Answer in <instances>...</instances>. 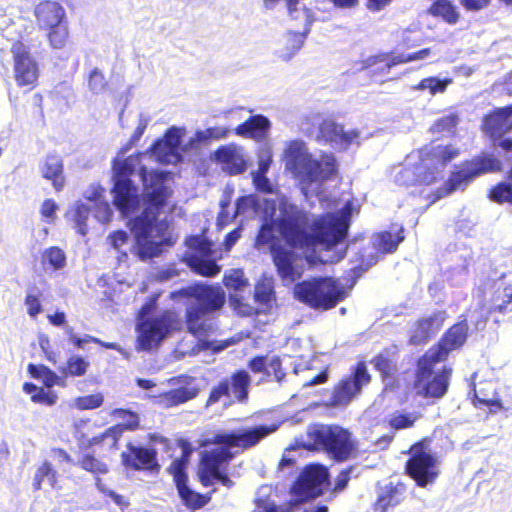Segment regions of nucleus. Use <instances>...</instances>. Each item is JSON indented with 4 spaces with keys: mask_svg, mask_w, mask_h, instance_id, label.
<instances>
[{
    "mask_svg": "<svg viewBox=\"0 0 512 512\" xmlns=\"http://www.w3.org/2000/svg\"><path fill=\"white\" fill-rule=\"evenodd\" d=\"M78 466L93 475H105L109 472V466L107 463L97 458L93 453H83L79 460Z\"/></svg>",
    "mask_w": 512,
    "mask_h": 512,
    "instance_id": "47",
    "label": "nucleus"
},
{
    "mask_svg": "<svg viewBox=\"0 0 512 512\" xmlns=\"http://www.w3.org/2000/svg\"><path fill=\"white\" fill-rule=\"evenodd\" d=\"M269 128V119L262 114H257L250 116L247 120L239 124L235 128V133L243 137L261 140L267 136Z\"/></svg>",
    "mask_w": 512,
    "mask_h": 512,
    "instance_id": "36",
    "label": "nucleus"
},
{
    "mask_svg": "<svg viewBox=\"0 0 512 512\" xmlns=\"http://www.w3.org/2000/svg\"><path fill=\"white\" fill-rule=\"evenodd\" d=\"M60 475L54 465L47 459L43 460L36 468L32 480L33 491H40L46 481L52 489H60Z\"/></svg>",
    "mask_w": 512,
    "mask_h": 512,
    "instance_id": "39",
    "label": "nucleus"
},
{
    "mask_svg": "<svg viewBox=\"0 0 512 512\" xmlns=\"http://www.w3.org/2000/svg\"><path fill=\"white\" fill-rule=\"evenodd\" d=\"M177 295L194 299L196 304L189 306L185 312L187 330L197 339L193 350L219 352L224 343H217L211 339L214 327L208 314L220 309L224 304V292L220 287L195 283L183 287L176 292Z\"/></svg>",
    "mask_w": 512,
    "mask_h": 512,
    "instance_id": "2",
    "label": "nucleus"
},
{
    "mask_svg": "<svg viewBox=\"0 0 512 512\" xmlns=\"http://www.w3.org/2000/svg\"><path fill=\"white\" fill-rule=\"evenodd\" d=\"M488 197L497 204H512V183L502 181L495 184L490 188Z\"/></svg>",
    "mask_w": 512,
    "mask_h": 512,
    "instance_id": "52",
    "label": "nucleus"
},
{
    "mask_svg": "<svg viewBox=\"0 0 512 512\" xmlns=\"http://www.w3.org/2000/svg\"><path fill=\"white\" fill-rule=\"evenodd\" d=\"M250 386V376L247 371L241 369L231 376L230 384L226 382V397L229 398L228 404L244 402L248 398V389Z\"/></svg>",
    "mask_w": 512,
    "mask_h": 512,
    "instance_id": "37",
    "label": "nucleus"
},
{
    "mask_svg": "<svg viewBox=\"0 0 512 512\" xmlns=\"http://www.w3.org/2000/svg\"><path fill=\"white\" fill-rule=\"evenodd\" d=\"M372 362L374 363L376 370L380 372L383 379L392 377L397 371L396 364L383 354H378Z\"/></svg>",
    "mask_w": 512,
    "mask_h": 512,
    "instance_id": "59",
    "label": "nucleus"
},
{
    "mask_svg": "<svg viewBox=\"0 0 512 512\" xmlns=\"http://www.w3.org/2000/svg\"><path fill=\"white\" fill-rule=\"evenodd\" d=\"M191 379V377L185 375L179 376L177 382H183L184 385L161 393L159 395L160 401L167 407H174L195 398L198 389L189 385Z\"/></svg>",
    "mask_w": 512,
    "mask_h": 512,
    "instance_id": "35",
    "label": "nucleus"
},
{
    "mask_svg": "<svg viewBox=\"0 0 512 512\" xmlns=\"http://www.w3.org/2000/svg\"><path fill=\"white\" fill-rule=\"evenodd\" d=\"M427 13L448 25H456L461 19V13L451 0H432Z\"/></svg>",
    "mask_w": 512,
    "mask_h": 512,
    "instance_id": "40",
    "label": "nucleus"
},
{
    "mask_svg": "<svg viewBox=\"0 0 512 512\" xmlns=\"http://www.w3.org/2000/svg\"><path fill=\"white\" fill-rule=\"evenodd\" d=\"M459 155L460 150L452 144L437 145L424 155L423 160H428L434 165L445 167Z\"/></svg>",
    "mask_w": 512,
    "mask_h": 512,
    "instance_id": "42",
    "label": "nucleus"
},
{
    "mask_svg": "<svg viewBox=\"0 0 512 512\" xmlns=\"http://www.w3.org/2000/svg\"><path fill=\"white\" fill-rule=\"evenodd\" d=\"M452 78H443L440 79L435 76H429L423 78L419 81V83L415 86L416 90H428L429 93L434 96L439 93H444L448 86L452 84Z\"/></svg>",
    "mask_w": 512,
    "mask_h": 512,
    "instance_id": "49",
    "label": "nucleus"
},
{
    "mask_svg": "<svg viewBox=\"0 0 512 512\" xmlns=\"http://www.w3.org/2000/svg\"><path fill=\"white\" fill-rule=\"evenodd\" d=\"M448 354H423L417 359L414 373L413 388L416 395L425 399H440L448 392L452 376V368L436 365L446 360Z\"/></svg>",
    "mask_w": 512,
    "mask_h": 512,
    "instance_id": "6",
    "label": "nucleus"
},
{
    "mask_svg": "<svg viewBox=\"0 0 512 512\" xmlns=\"http://www.w3.org/2000/svg\"><path fill=\"white\" fill-rule=\"evenodd\" d=\"M371 380L363 361L356 364L350 376L343 378L334 387L330 398L333 406H345L361 392L362 387Z\"/></svg>",
    "mask_w": 512,
    "mask_h": 512,
    "instance_id": "19",
    "label": "nucleus"
},
{
    "mask_svg": "<svg viewBox=\"0 0 512 512\" xmlns=\"http://www.w3.org/2000/svg\"><path fill=\"white\" fill-rule=\"evenodd\" d=\"M291 500L285 501L281 505H276L268 497H259L255 500L258 512H293L295 507Z\"/></svg>",
    "mask_w": 512,
    "mask_h": 512,
    "instance_id": "54",
    "label": "nucleus"
},
{
    "mask_svg": "<svg viewBox=\"0 0 512 512\" xmlns=\"http://www.w3.org/2000/svg\"><path fill=\"white\" fill-rule=\"evenodd\" d=\"M270 250L279 277L284 281L294 282L299 275L293 264V252L274 244L270 246Z\"/></svg>",
    "mask_w": 512,
    "mask_h": 512,
    "instance_id": "32",
    "label": "nucleus"
},
{
    "mask_svg": "<svg viewBox=\"0 0 512 512\" xmlns=\"http://www.w3.org/2000/svg\"><path fill=\"white\" fill-rule=\"evenodd\" d=\"M269 432L270 429L266 426H257L242 432L226 433V462L232 458V454L229 452L230 448L237 447L242 450L250 448L266 437Z\"/></svg>",
    "mask_w": 512,
    "mask_h": 512,
    "instance_id": "27",
    "label": "nucleus"
},
{
    "mask_svg": "<svg viewBox=\"0 0 512 512\" xmlns=\"http://www.w3.org/2000/svg\"><path fill=\"white\" fill-rule=\"evenodd\" d=\"M406 486L401 483L389 482L382 487L375 502L372 505L374 512H388L389 509L396 507L405 499Z\"/></svg>",
    "mask_w": 512,
    "mask_h": 512,
    "instance_id": "29",
    "label": "nucleus"
},
{
    "mask_svg": "<svg viewBox=\"0 0 512 512\" xmlns=\"http://www.w3.org/2000/svg\"><path fill=\"white\" fill-rule=\"evenodd\" d=\"M139 348L149 350L157 345L168 333L169 325L162 318H152L139 325Z\"/></svg>",
    "mask_w": 512,
    "mask_h": 512,
    "instance_id": "28",
    "label": "nucleus"
},
{
    "mask_svg": "<svg viewBox=\"0 0 512 512\" xmlns=\"http://www.w3.org/2000/svg\"><path fill=\"white\" fill-rule=\"evenodd\" d=\"M328 469L321 464L306 466L290 487V499L294 507L320 496L323 492V484L328 480Z\"/></svg>",
    "mask_w": 512,
    "mask_h": 512,
    "instance_id": "14",
    "label": "nucleus"
},
{
    "mask_svg": "<svg viewBox=\"0 0 512 512\" xmlns=\"http://www.w3.org/2000/svg\"><path fill=\"white\" fill-rule=\"evenodd\" d=\"M309 450L322 451L335 462L342 463L358 455V441L352 433L338 425L314 424L307 430Z\"/></svg>",
    "mask_w": 512,
    "mask_h": 512,
    "instance_id": "5",
    "label": "nucleus"
},
{
    "mask_svg": "<svg viewBox=\"0 0 512 512\" xmlns=\"http://www.w3.org/2000/svg\"><path fill=\"white\" fill-rule=\"evenodd\" d=\"M502 162L493 153L482 152L471 159L462 161L451 171L447 180L435 191V200L447 197L458 190H464L475 178L500 172Z\"/></svg>",
    "mask_w": 512,
    "mask_h": 512,
    "instance_id": "7",
    "label": "nucleus"
},
{
    "mask_svg": "<svg viewBox=\"0 0 512 512\" xmlns=\"http://www.w3.org/2000/svg\"><path fill=\"white\" fill-rule=\"evenodd\" d=\"M428 444V438L413 443L404 467L405 474L422 488L435 483L440 475L437 458L427 452Z\"/></svg>",
    "mask_w": 512,
    "mask_h": 512,
    "instance_id": "10",
    "label": "nucleus"
},
{
    "mask_svg": "<svg viewBox=\"0 0 512 512\" xmlns=\"http://www.w3.org/2000/svg\"><path fill=\"white\" fill-rule=\"evenodd\" d=\"M418 419V416L413 413H394L391 415V417L388 420V425L390 428L394 430H402L411 428L416 420Z\"/></svg>",
    "mask_w": 512,
    "mask_h": 512,
    "instance_id": "56",
    "label": "nucleus"
},
{
    "mask_svg": "<svg viewBox=\"0 0 512 512\" xmlns=\"http://www.w3.org/2000/svg\"><path fill=\"white\" fill-rule=\"evenodd\" d=\"M224 135V130L219 128H208L204 131H198L195 134V140L199 143L207 144L210 140L220 139Z\"/></svg>",
    "mask_w": 512,
    "mask_h": 512,
    "instance_id": "63",
    "label": "nucleus"
},
{
    "mask_svg": "<svg viewBox=\"0 0 512 512\" xmlns=\"http://www.w3.org/2000/svg\"><path fill=\"white\" fill-rule=\"evenodd\" d=\"M350 215L351 208L347 204L341 215L326 212L310 221L306 211L290 205L281 210L274 224L285 243L293 249L314 251L320 246L330 251L347 238Z\"/></svg>",
    "mask_w": 512,
    "mask_h": 512,
    "instance_id": "1",
    "label": "nucleus"
},
{
    "mask_svg": "<svg viewBox=\"0 0 512 512\" xmlns=\"http://www.w3.org/2000/svg\"><path fill=\"white\" fill-rule=\"evenodd\" d=\"M450 326L435 345L436 352H453L461 349L467 341L469 326L466 316Z\"/></svg>",
    "mask_w": 512,
    "mask_h": 512,
    "instance_id": "25",
    "label": "nucleus"
},
{
    "mask_svg": "<svg viewBox=\"0 0 512 512\" xmlns=\"http://www.w3.org/2000/svg\"><path fill=\"white\" fill-rule=\"evenodd\" d=\"M473 391V404L476 408H487L492 413L504 409L494 381L484 380L477 384L474 383Z\"/></svg>",
    "mask_w": 512,
    "mask_h": 512,
    "instance_id": "26",
    "label": "nucleus"
},
{
    "mask_svg": "<svg viewBox=\"0 0 512 512\" xmlns=\"http://www.w3.org/2000/svg\"><path fill=\"white\" fill-rule=\"evenodd\" d=\"M90 209L83 203L76 204L72 212V221L77 232L85 236L87 234V220L89 218Z\"/></svg>",
    "mask_w": 512,
    "mask_h": 512,
    "instance_id": "55",
    "label": "nucleus"
},
{
    "mask_svg": "<svg viewBox=\"0 0 512 512\" xmlns=\"http://www.w3.org/2000/svg\"><path fill=\"white\" fill-rule=\"evenodd\" d=\"M186 246L183 259L193 272L205 277H212L220 272L214 257L213 243L204 234L189 236Z\"/></svg>",
    "mask_w": 512,
    "mask_h": 512,
    "instance_id": "12",
    "label": "nucleus"
},
{
    "mask_svg": "<svg viewBox=\"0 0 512 512\" xmlns=\"http://www.w3.org/2000/svg\"><path fill=\"white\" fill-rule=\"evenodd\" d=\"M244 295L231 294L230 306L240 316H256L267 314L276 303V294L273 280L267 277L260 278L254 287V301L256 306L248 303Z\"/></svg>",
    "mask_w": 512,
    "mask_h": 512,
    "instance_id": "13",
    "label": "nucleus"
},
{
    "mask_svg": "<svg viewBox=\"0 0 512 512\" xmlns=\"http://www.w3.org/2000/svg\"><path fill=\"white\" fill-rule=\"evenodd\" d=\"M274 239L273 227L271 224L265 223L261 225L258 234L256 236V245L264 246L272 243Z\"/></svg>",
    "mask_w": 512,
    "mask_h": 512,
    "instance_id": "64",
    "label": "nucleus"
},
{
    "mask_svg": "<svg viewBox=\"0 0 512 512\" xmlns=\"http://www.w3.org/2000/svg\"><path fill=\"white\" fill-rule=\"evenodd\" d=\"M10 52L17 86L34 89L38 85L40 68L30 46L22 40H15L11 44Z\"/></svg>",
    "mask_w": 512,
    "mask_h": 512,
    "instance_id": "15",
    "label": "nucleus"
},
{
    "mask_svg": "<svg viewBox=\"0 0 512 512\" xmlns=\"http://www.w3.org/2000/svg\"><path fill=\"white\" fill-rule=\"evenodd\" d=\"M121 462L125 468L133 471L159 472L160 470L157 451L154 448L136 446L132 443H128L126 450L121 453Z\"/></svg>",
    "mask_w": 512,
    "mask_h": 512,
    "instance_id": "20",
    "label": "nucleus"
},
{
    "mask_svg": "<svg viewBox=\"0 0 512 512\" xmlns=\"http://www.w3.org/2000/svg\"><path fill=\"white\" fill-rule=\"evenodd\" d=\"M480 129L493 142L500 140L512 131L511 109L506 105L490 110L483 116Z\"/></svg>",
    "mask_w": 512,
    "mask_h": 512,
    "instance_id": "21",
    "label": "nucleus"
},
{
    "mask_svg": "<svg viewBox=\"0 0 512 512\" xmlns=\"http://www.w3.org/2000/svg\"><path fill=\"white\" fill-rule=\"evenodd\" d=\"M41 264L44 269L60 270L66 265V254L60 247L51 246L42 252Z\"/></svg>",
    "mask_w": 512,
    "mask_h": 512,
    "instance_id": "44",
    "label": "nucleus"
},
{
    "mask_svg": "<svg viewBox=\"0 0 512 512\" xmlns=\"http://www.w3.org/2000/svg\"><path fill=\"white\" fill-rule=\"evenodd\" d=\"M151 190L144 194V209L142 213L133 220V228L138 237L145 239L139 244L137 256L145 261L157 257L162 252V245H172L170 238H165L160 242L148 240L153 236V228L158 222L159 215L167 205V200L171 195L170 189L165 185L166 175L163 172L154 171L150 174Z\"/></svg>",
    "mask_w": 512,
    "mask_h": 512,
    "instance_id": "3",
    "label": "nucleus"
},
{
    "mask_svg": "<svg viewBox=\"0 0 512 512\" xmlns=\"http://www.w3.org/2000/svg\"><path fill=\"white\" fill-rule=\"evenodd\" d=\"M88 88L94 94H99L108 89V82L105 75L98 69L94 68L88 76Z\"/></svg>",
    "mask_w": 512,
    "mask_h": 512,
    "instance_id": "57",
    "label": "nucleus"
},
{
    "mask_svg": "<svg viewBox=\"0 0 512 512\" xmlns=\"http://www.w3.org/2000/svg\"><path fill=\"white\" fill-rule=\"evenodd\" d=\"M181 144L179 129L170 127L164 134L163 139H157L149 148V151L158 158H166L173 155Z\"/></svg>",
    "mask_w": 512,
    "mask_h": 512,
    "instance_id": "38",
    "label": "nucleus"
},
{
    "mask_svg": "<svg viewBox=\"0 0 512 512\" xmlns=\"http://www.w3.org/2000/svg\"><path fill=\"white\" fill-rule=\"evenodd\" d=\"M28 371L33 378L42 380L47 388L55 385L65 386L62 376H57L55 372L44 365L29 364Z\"/></svg>",
    "mask_w": 512,
    "mask_h": 512,
    "instance_id": "46",
    "label": "nucleus"
},
{
    "mask_svg": "<svg viewBox=\"0 0 512 512\" xmlns=\"http://www.w3.org/2000/svg\"><path fill=\"white\" fill-rule=\"evenodd\" d=\"M115 412L119 417L126 420L125 423L121 424L126 430L133 431L139 428V416L136 412L126 409H117Z\"/></svg>",
    "mask_w": 512,
    "mask_h": 512,
    "instance_id": "62",
    "label": "nucleus"
},
{
    "mask_svg": "<svg viewBox=\"0 0 512 512\" xmlns=\"http://www.w3.org/2000/svg\"><path fill=\"white\" fill-rule=\"evenodd\" d=\"M23 391L30 395V399L33 403L53 406L58 400V395L52 390H45L43 387H38L34 383L25 382L23 384Z\"/></svg>",
    "mask_w": 512,
    "mask_h": 512,
    "instance_id": "43",
    "label": "nucleus"
},
{
    "mask_svg": "<svg viewBox=\"0 0 512 512\" xmlns=\"http://www.w3.org/2000/svg\"><path fill=\"white\" fill-rule=\"evenodd\" d=\"M328 369L329 364L320 357V354L301 355L295 365L296 372L316 371V374L307 382L309 386L325 383L328 379Z\"/></svg>",
    "mask_w": 512,
    "mask_h": 512,
    "instance_id": "30",
    "label": "nucleus"
},
{
    "mask_svg": "<svg viewBox=\"0 0 512 512\" xmlns=\"http://www.w3.org/2000/svg\"><path fill=\"white\" fill-rule=\"evenodd\" d=\"M512 313V285L498 287L491 297L489 305L482 304L475 321L476 330H484L487 322L492 320L498 324L503 317Z\"/></svg>",
    "mask_w": 512,
    "mask_h": 512,
    "instance_id": "18",
    "label": "nucleus"
},
{
    "mask_svg": "<svg viewBox=\"0 0 512 512\" xmlns=\"http://www.w3.org/2000/svg\"><path fill=\"white\" fill-rule=\"evenodd\" d=\"M191 379V377L185 375L179 376L177 382H183L184 385L161 393L159 395L160 401L167 407H174L195 398L198 389L189 385Z\"/></svg>",
    "mask_w": 512,
    "mask_h": 512,
    "instance_id": "34",
    "label": "nucleus"
},
{
    "mask_svg": "<svg viewBox=\"0 0 512 512\" xmlns=\"http://www.w3.org/2000/svg\"><path fill=\"white\" fill-rule=\"evenodd\" d=\"M115 180H131L130 176L133 174L135 167L131 157L121 161H114L113 164Z\"/></svg>",
    "mask_w": 512,
    "mask_h": 512,
    "instance_id": "60",
    "label": "nucleus"
},
{
    "mask_svg": "<svg viewBox=\"0 0 512 512\" xmlns=\"http://www.w3.org/2000/svg\"><path fill=\"white\" fill-rule=\"evenodd\" d=\"M104 397L101 393L79 396L74 403L79 410H92L102 406Z\"/></svg>",
    "mask_w": 512,
    "mask_h": 512,
    "instance_id": "58",
    "label": "nucleus"
},
{
    "mask_svg": "<svg viewBox=\"0 0 512 512\" xmlns=\"http://www.w3.org/2000/svg\"><path fill=\"white\" fill-rule=\"evenodd\" d=\"M36 25L44 32L53 50L65 49L70 43L69 20L65 8L53 0H42L33 9Z\"/></svg>",
    "mask_w": 512,
    "mask_h": 512,
    "instance_id": "8",
    "label": "nucleus"
},
{
    "mask_svg": "<svg viewBox=\"0 0 512 512\" xmlns=\"http://www.w3.org/2000/svg\"><path fill=\"white\" fill-rule=\"evenodd\" d=\"M283 160L285 169L304 186L315 182H325L337 173V162L333 155L324 154L320 160L314 159L302 140L288 142Z\"/></svg>",
    "mask_w": 512,
    "mask_h": 512,
    "instance_id": "4",
    "label": "nucleus"
},
{
    "mask_svg": "<svg viewBox=\"0 0 512 512\" xmlns=\"http://www.w3.org/2000/svg\"><path fill=\"white\" fill-rule=\"evenodd\" d=\"M379 63L384 64L385 68L389 70L396 65L409 63V60L408 55L404 54L393 55L392 53L387 52L379 53L366 60V67H372Z\"/></svg>",
    "mask_w": 512,
    "mask_h": 512,
    "instance_id": "50",
    "label": "nucleus"
},
{
    "mask_svg": "<svg viewBox=\"0 0 512 512\" xmlns=\"http://www.w3.org/2000/svg\"><path fill=\"white\" fill-rule=\"evenodd\" d=\"M458 123V117L455 114H449L437 119L431 126L433 133H443L453 131Z\"/></svg>",
    "mask_w": 512,
    "mask_h": 512,
    "instance_id": "61",
    "label": "nucleus"
},
{
    "mask_svg": "<svg viewBox=\"0 0 512 512\" xmlns=\"http://www.w3.org/2000/svg\"><path fill=\"white\" fill-rule=\"evenodd\" d=\"M437 180L436 173L430 167H416L415 170L411 168L402 169L397 181L400 186L409 188L412 186H429Z\"/></svg>",
    "mask_w": 512,
    "mask_h": 512,
    "instance_id": "33",
    "label": "nucleus"
},
{
    "mask_svg": "<svg viewBox=\"0 0 512 512\" xmlns=\"http://www.w3.org/2000/svg\"><path fill=\"white\" fill-rule=\"evenodd\" d=\"M113 204L124 216L134 213L140 204L137 187L132 180H114Z\"/></svg>",
    "mask_w": 512,
    "mask_h": 512,
    "instance_id": "22",
    "label": "nucleus"
},
{
    "mask_svg": "<svg viewBox=\"0 0 512 512\" xmlns=\"http://www.w3.org/2000/svg\"><path fill=\"white\" fill-rule=\"evenodd\" d=\"M293 291L297 300L319 310L332 309L346 297L343 286L332 277L301 281L295 284Z\"/></svg>",
    "mask_w": 512,
    "mask_h": 512,
    "instance_id": "9",
    "label": "nucleus"
},
{
    "mask_svg": "<svg viewBox=\"0 0 512 512\" xmlns=\"http://www.w3.org/2000/svg\"><path fill=\"white\" fill-rule=\"evenodd\" d=\"M360 136L359 131H344V127L333 119L326 118L319 124L317 140L324 143H336L348 147Z\"/></svg>",
    "mask_w": 512,
    "mask_h": 512,
    "instance_id": "24",
    "label": "nucleus"
},
{
    "mask_svg": "<svg viewBox=\"0 0 512 512\" xmlns=\"http://www.w3.org/2000/svg\"><path fill=\"white\" fill-rule=\"evenodd\" d=\"M89 367V362L81 357L72 356L66 364L59 368L62 379L67 377H79L83 376Z\"/></svg>",
    "mask_w": 512,
    "mask_h": 512,
    "instance_id": "51",
    "label": "nucleus"
},
{
    "mask_svg": "<svg viewBox=\"0 0 512 512\" xmlns=\"http://www.w3.org/2000/svg\"><path fill=\"white\" fill-rule=\"evenodd\" d=\"M42 297V291L36 287H31L28 289L24 298V304L26 306V312L31 318H36L40 313H42Z\"/></svg>",
    "mask_w": 512,
    "mask_h": 512,
    "instance_id": "53",
    "label": "nucleus"
},
{
    "mask_svg": "<svg viewBox=\"0 0 512 512\" xmlns=\"http://www.w3.org/2000/svg\"><path fill=\"white\" fill-rule=\"evenodd\" d=\"M247 168V162L240 149L235 145H226V172L230 175L243 173Z\"/></svg>",
    "mask_w": 512,
    "mask_h": 512,
    "instance_id": "45",
    "label": "nucleus"
},
{
    "mask_svg": "<svg viewBox=\"0 0 512 512\" xmlns=\"http://www.w3.org/2000/svg\"><path fill=\"white\" fill-rule=\"evenodd\" d=\"M405 239L404 229L401 227L395 234L391 231H380L373 236L374 249L381 254H390L397 250L399 244Z\"/></svg>",
    "mask_w": 512,
    "mask_h": 512,
    "instance_id": "41",
    "label": "nucleus"
},
{
    "mask_svg": "<svg viewBox=\"0 0 512 512\" xmlns=\"http://www.w3.org/2000/svg\"><path fill=\"white\" fill-rule=\"evenodd\" d=\"M181 456L175 458L167 467V472L172 476L178 495L183 503L190 510H198L205 506L210 498L204 494L195 492L188 486L187 468L192 454V448L187 441H181Z\"/></svg>",
    "mask_w": 512,
    "mask_h": 512,
    "instance_id": "11",
    "label": "nucleus"
},
{
    "mask_svg": "<svg viewBox=\"0 0 512 512\" xmlns=\"http://www.w3.org/2000/svg\"><path fill=\"white\" fill-rule=\"evenodd\" d=\"M41 175L51 182L56 192L62 191L66 183L62 157L56 153L47 154L41 165Z\"/></svg>",
    "mask_w": 512,
    "mask_h": 512,
    "instance_id": "31",
    "label": "nucleus"
},
{
    "mask_svg": "<svg viewBox=\"0 0 512 512\" xmlns=\"http://www.w3.org/2000/svg\"><path fill=\"white\" fill-rule=\"evenodd\" d=\"M278 0H263L267 9L274 7ZM289 15L291 30L288 32L289 41L294 49H300L310 32V27L314 21L311 11L303 7H298L300 0H285Z\"/></svg>",
    "mask_w": 512,
    "mask_h": 512,
    "instance_id": "16",
    "label": "nucleus"
},
{
    "mask_svg": "<svg viewBox=\"0 0 512 512\" xmlns=\"http://www.w3.org/2000/svg\"><path fill=\"white\" fill-rule=\"evenodd\" d=\"M249 280L244 276V272L241 269H233L229 275H226V288L232 290L229 293L243 295V292L247 290V297L249 298Z\"/></svg>",
    "mask_w": 512,
    "mask_h": 512,
    "instance_id": "48",
    "label": "nucleus"
},
{
    "mask_svg": "<svg viewBox=\"0 0 512 512\" xmlns=\"http://www.w3.org/2000/svg\"><path fill=\"white\" fill-rule=\"evenodd\" d=\"M208 444H220V446L216 450L202 452L197 476L204 487L211 486L216 481L224 482V475L220 470L224 463V433H219L212 440L206 439L203 442V445Z\"/></svg>",
    "mask_w": 512,
    "mask_h": 512,
    "instance_id": "17",
    "label": "nucleus"
},
{
    "mask_svg": "<svg viewBox=\"0 0 512 512\" xmlns=\"http://www.w3.org/2000/svg\"><path fill=\"white\" fill-rule=\"evenodd\" d=\"M445 319V311H437L430 316L416 320L410 330L409 344L414 346L426 344L442 327Z\"/></svg>",
    "mask_w": 512,
    "mask_h": 512,
    "instance_id": "23",
    "label": "nucleus"
}]
</instances>
